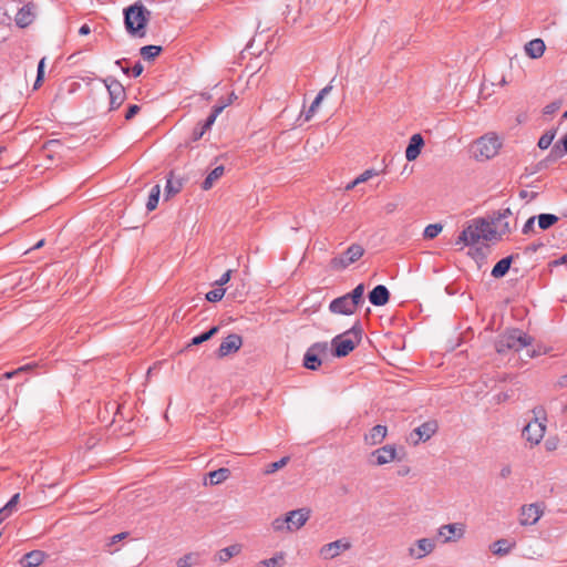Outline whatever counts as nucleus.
I'll return each mask as SVG.
<instances>
[{
	"mask_svg": "<svg viewBox=\"0 0 567 567\" xmlns=\"http://www.w3.org/2000/svg\"><path fill=\"white\" fill-rule=\"evenodd\" d=\"M567 154V134L564 135L558 142L551 147L548 159L556 161Z\"/></svg>",
	"mask_w": 567,
	"mask_h": 567,
	"instance_id": "bb28decb",
	"label": "nucleus"
},
{
	"mask_svg": "<svg viewBox=\"0 0 567 567\" xmlns=\"http://www.w3.org/2000/svg\"><path fill=\"white\" fill-rule=\"evenodd\" d=\"M364 285L359 284L351 292L346 293L357 306L358 308L364 303Z\"/></svg>",
	"mask_w": 567,
	"mask_h": 567,
	"instance_id": "c9c22d12",
	"label": "nucleus"
},
{
	"mask_svg": "<svg viewBox=\"0 0 567 567\" xmlns=\"http://www.w3.org/2000/svg\"><path fill=\"white\" fill-rule=\"evenodd\" d=\"M44 65H45V58H42L38 64V71H37V79L34 82V89H38L44 78Z\"/></svg>",
	"mask_w": 567,
	"mask_h": 567,
	"instance_id": "49530a36",
	"label": "nucleus"
},
{
	"mask_svg": "<svg viewBox=\"0 0 567 567\" xmlns=\"http://www.w3.org/2000/svg\"><path fill=\"white\" fill-rule=\"evenodd\" d=\"M225 168L223 165L215 167L202 183V188L204 190L210 189L214 186V184L223 176Z\"/></svg>",
	"mask_w": 567,
	"mask_h": 567,
	"instance_id": "7c9ffc66",
	"label": "nucleus"
},
{
	"mask_svg": "<svg viewBox=\"0 0 567 567\" xmlns=\"http://www.w3.org/2000/svg\"><path fill=\"white\" fill-rule=\"evenodd\" d=\"M364 254V249L361 245L352 244L348 249L331 259L330 266L334 270H343L351 264L359 260Z\"/></svg>",
	"mask_w": 567,
	"mask_h": 567,
	"instance_id": "0eeeda50",
	"label": "nucleus"
},
{
	"mask_svg": "<svg viewBox=\"0 0 567 567\" xmlns=\"http://www.w3.org/2000/svg\"><path fill=\"white\" fill-rule=\"evenodd\" d=\"M416 546L419 548V553L414 548L409 549L410 556L420 559L423 558L425 555L431 554L435 548V543L431 538H421L416 542Z\"/></svg>",
	"mask_w": 567,
	"mask_h": 567,
	"instance_id": "4be33fe9",
	"label": "nucleus"
},
{
	"mask_svg": "<svg viewBox=\"0 0 567 567\" xmlns=\"http://www.w3.org/2000/svg\"><path fill=\"white\" fill-rule=\"evenodd\" d=\"M545 511L544 503H533L524 505L520 508L519 524L523 526H529L536 524L543 516Z\"/></svg>",
	"mask_w": 567,
	"mask_h": 567,
	"instance_id": "9b49d317",
	"label": "nucleus"
},
{
	"mask_svg": "<svg viewBox=\"0 0 567 567\" xmlns=\"http://www.w3.org/2000/svg\"><path fill=\"white\" fill-rule=\"evenodd\" d=\"M512 474V467L509 465H504L501 468L499 476L502 478H507Z\"/></svg>",
	"mask_w": 567,
	"mask_h": 567,
	"instance_id": "680f3d73",
	"label": "nucleus"
},
{
	"mask_svg": "<svg viewBox=\"0 0 567 567\" xmlns=\"http://www.w3.org/2000/svg\"><path fill=\"white\" fill-rule=\"evenodd\" d=\"M368 297L373 306L381 307L389 302L390 291L384 285H378L369 292Z\"/></svg>",
	"mask_w": 567,
	"mask_h": 567,
	"instance_id": "6ab92c4d",
	"label": "nucleus"
},
{
	"mask_svg": "<svg viewBox=\"0 0 567 567\" xmlns=\"http://www.w3.org/2000/svg\"><path fill=\"white\" fill-rule=\"evenodd\" d=\"M199 563V554L189 553L178 558L176 565L177 567H192L198 565Z\"/></svg>",
	"mask_w": 567,
	"mask_h": 567,
	"instance_id": "e433bc0d",
	"label": "nucleus"
},
{
	"mask_svg": "<svg viewBox=\"0 0 567 567\" xmlns=\"http://www.w3.org/2000/svg\"><path fill=\"white\" fill-rule=\"evenodd\" d=\"M359 344V339L353 340L347 337V333H341L336 336L332 341V354L337 358L347 357L350 352H352L355 347Z\"/></svg>",
	"mask_w": 567,
	"mask_h": 567,
	"instance_id": "9d476101",
	"label": "nucleus"
},
{
	"mask_svg": "<svg viewBox=\"0 0 567 567\" xmlns=\"http://www.w3.org/2000/svg\"><path fill=\"white\" fill-rule=\"evenodd\" d=\"M545 49L546 47L542 39H534L525 44V52L532 59L543 56Z\"/></svg>",
	"mask_w": 567,
	"mask_h": 567,
	"instance_id": "393cba45",
	"label": "nucleus"
},
{
	"mask_svg": "<svg viewBox=\"0 0 567 567\" xmlns=\"http://www.w3.org/2000/svg\"><path fill=\"white\" fill-rule=\"evenodd\" d=\"M344 333H347V337H349L350 334H353L354 336L353 340H358L359 339V341H360L361 340V333H362V329H361L360 323L357 322L351 329H349Z\"/></svg>",
	"mask_w": 567,
	"mask_h": 567,
	"instance_id": "6e6d98bb",
	"label": "nucleus"
},
{
	"mask_svg": "<svg viewBox=\"0 0 567 567\" xmlns=\"http://www.w3.org/2000/svg\"><path fill=\"white\" fill-rule=\"evenodd\" d=\"M33 368V364H25V365H22L13 371H9V372H6L2 374V377L4 379H12L13 377L22 373V372H27L29 370H31Z\"/></svg>",
	"mask_w": 567,
	"mask_h": 567,
	"instance_id": "3c124183",
	"label": "nucleus"
},
{
	"mask_svg": "<svg viewBox=\"0 0 567 567\" xmlns=\"http://www.w3.org/2000/svg\"><path fill=\"white\" fill-rule=\"evenodd\" d=\"M124 25L131 35L144 37L146 25L151 19V11L147 10L141 1L133 3L124 9Z\"/></svg>",
	"mask_w": 567,
	"mask_h": 567,
	"instance_id": "f03ea898",
	"label": "nucleus"
},
{
	"mask_svg": "<svg viewBox=\"0 0 567 567\" xmlns=\"http://www.w3.org/2000/svg\"><path fill=\"white\" fill-rule=\"evenodd\" d=\"M240 550H241V546L239 544L230 545L228 547L220 549L216 554V559L221 564L227 563L230 558L238 555L240 553Z\"/></svg>",
	"mask_w": 567,
	"mask_h": 567,
	"instance_id": "c85d7f7f",
	"label": "nucleus"
},
{
	"mask_svg": "<svg viewBox=\"0 0 567 567\" xmlns=\"http://www.w3.org/2000/svg\"><path fill=\"white\" fill-rule=\"evenodd\" d=\"M218 331L219 327L214 326L209 330L200 333L199 336L194 337L188 346L202 344L203 342L210 340Z\"/></svg>",
	"mask_w": 567,
	"mask_h": 567,
	"instance_id": "f704fd0d",
	"label": "nucleus"
},
{
	"mask_svg": "<svg viewBox=\"0 0 567 567\" xmlns=\"http://www.w3.org/2000/svg\"><path fill=\"white\" fill-rule=\"evenodd\" d=\"M557 384L560 388H567V373L558 379Z\"/></svg>",
	"mask_w": 567,
	"mask_h": 567,
	"instance_id": "774afa93",
	"label": "nucleus"
},
{
	"mask_svg": "<svg viewBox=\"0 0 567 567\" xmlns=\"http://www.w3.org/2000/svg\"><path fill=\"white\" fill-rule=\"evenodd\" d=\"M159 195H161L159 185L153 186V188L151 189L150 196H148V200L146 203L147 210L151 212L157 207L158 200H159Z\"/></svg>",
	"mask_w": 567,
	"mask_h": 567,
	"instance_id": "a19ab883",
	"label": "nucleus"
},
{
	"mask_svg": "<svg viewBox=\"0 0 567 567\" xmlns=\"http://www.w3.org/2000/svg\"><path fill=\"white\" fill-rule=\"evenodd\" d=\"M163 51L159 45H144L141 48L140 53L145 60H153Z\"/></svg>",
	"mask_w": 567,
	"mask_h": 567,
	"instance_id": "ea45409f",
	"label": "nucleus"
},
{
	"mask_svg": "<svg viewBox=\"0 0 567 567\" xmlns=\"http://www.w3.org/2000/svg\"><path fill=\"white\" fill-rule=\"evenodd\" d=\"M226 289L219 287L215 288L206 293V300L209 302H217L225 296Z\"/></svg>",
	"mask_w": 567,
	"mask_h": 567,
	"instance_id": "c03bdc74",
	"label": "nucleus"
},
{
	"mask_svg": "<svg viewBox=\"0 0 567 567\" xmlns=\"http://www.w3.org/2000/svg\"><path fill=\"white\" fill-rule=\"evenodd\" d=\"M230 277H231V270H227L226 272H224L221 275V277L216 281V285H218L219 287L226 285L229 280H230Z\"/></svg>",
	"mask_w": 567,
	"mask_h": 567,
	"instance_id": "bf43d9fd",
	"label": "nucleus"
},
{
	"mask_svg": "<svg viewBox=\"0 0 567 567\" xmlns=\"http://www.w3.org/2000/svg\"><path fill=\"white\" fill-rule=\"evenodd\" d=\"M560 107H561V101L557 100V101H554V102L547 104L544 107L543 113L545 115H551V114L556 113Z\"/></svg>",
	"mask_w": 567,
	"mask_h": 567,
	"instance_id": "603ef678",
	"label": "nucleus"
},
{
	"mask_svg": "<svg viewBox=\"0 0 567 567\" xmlns=\"http://www.w3.org/2000/svg\"><path fill=\"white\" fill-rule=\"evenodd\" d=\"M502 143L494 134H486L477 138L471 146V152L476 161H487L497 155Z\"/></svg>",
	"mask_w": 567,
	"mask_h": 567,
	"instance_id": "20e7f679",
	"label": "nucleus"
},
{
	"mask_svg": "<svg viewBox=\"0 0 567 567\" xmlns=\"http://www.w3.org/2000/svg\"><path fill=\"white\" fill-rule=\"evenodd\" d=\"M437 429L439 425L435 420L426 421L410 433L409 440L414 445H417L420 442H426L437 432Z\"/></svg>",
	"mask_w": 567,
	"mask_h": 567,
	"instance_id": "f8f14e48",
	"label": "nucleus"
},
{
	"mask_svg": "<svg viewBox=\"0 0 567 567\" xmlns=\"http://www.w3.org/2000/svg\"><path fill=\"white\" fill-rule=\"evenodd\" d=\"M442 229L443 227L441 224H431L425 227L423 236L426 239H433L442 231Z\"/></svg>",
	"mask_w": 567,
	"mask_h": 567,
	"instance_id": "37998d69",
	"label": "nucleus"
},
{
	"mask_svg": "<svg viewBox=\"0 0 567 567\" xmlns=\"http://www.w3.org/2000/svg\"><path fill=\"white\" fill-rule=\"evenodd\" d=\"M141 107L137 104H131L125 113V120L131 121L138 112Z\"/></svg>",
	"mask_w": 567,
	"mask_h": 567,
	"instance_id": "4d7b16f0",
	"label": "nucleus"
},
{
	"mask_svg": "<svg viewBox=\"0 0 567 567\" xmlns=\"http://www.w3.org/2000/svg\"><path fill=\"white\" fill-rule=\"evenodd\" d=\"M370 456L374 457V465L381 466L395 460L396 450L394 445L388 444L373 451Z\"/></svg>",
	"mask_w": 567,
	"mask_h": 567,
	"instance_id": "dca6fc26",
	"label": "nucleus"
},
{
	"mask_svg": "<svg viewBox=\"0 0 567 567\" xmlns=\"http://www.w3.org/2000/svg\"><path fill=\"white\" fill-rule=\"evenodd\" d=\"M536 217V220H537V224H538V228L540 230H547L549 229L550 227H553L558 220H559V217L554 215V214H547V213H544V214H539Z\"/></svg>",
	"mask_w": 567,
	"mask_h": 567,
	"instance_id": "2f4dec72",
	"label": "nucleus"
},
{
	"mask_svg": "<svg viewBox=\"0 0 567 567\" xmlns=\"http://www.w3.org/2000/svg\"><path fill=\"white\" fill-rule=\"evenodd\" d=\"M243 346V338L239 334H228L220 343L217 355L218 358H225L231 353L237 352Z\"/></svg>",
	"mask_w": 567,
	"mask_h": 567,
	"instance_id": "4468645a",
	"label": "nucleus"
},
{
	"mask_svg": "<svg viewBox=\"0 0 567 567\" xmlns=\"http://www.w3.org/2000/svg\"><path fill=\"white\" fill-rule=\"evenodd\" d=\"M332 86L331 85H327L324 86L319 93L318 95L316 96V99L313 100V102L311 103L310 106H312V109L317 110L318 106L320 105L321 101L324 99V96L327 94H329V92L331 91Z\"/></svg>",
	"mask_w": 567,
	"mask_h": 567,
	"instance_id": "09e8293b",
	"label": "nucleus"
},
{
	"mask_svg": "<svg viewBox=\"0 0 567 567\" xmlns=\"http://www.w3.org/2000/svg\"><path fill=\"white\" fill-rule=\"evenodd\" d=\"M511 233V227L507 221L498 227L496 223H493V218H474L468 225L462 230L456 239V245L472 246L477 244L480 240L485 241H497L501 240L504 235Z\"/></svg>",
	"mask_w": 567,
	"mask_h": 567,
	"instance_id": "f257e3e1",
	"label": "nucleus"
},
{
	"mask_svg": "<svg viewBox=\"0 0 567 567\" xmlns=\"http://www.w3.org/2000/svg\"><path fill=\"white\" fill-rule=\"evenodd\" d=\"M533 338L519 329H511L502 333L496 342L495 350L499 354H504L507 351H519L523 348L530 346Z\"/></svg>",
	"mask_w": 567,
	"mask_h": 567,
	"instance_id": "7ed1b4c3",
	"label": "nucleus"
},
{
	"mask_svg": "<svg viewBox=\"0 0 567 567\" xmlns=\"http://www.w3.org/2000/svg\"><path fill=\"white\" fill-rule=\"evenodd\" d=\"M351 547V544L349 542H343L342 539L334 540L332 543H329L324 545L320 554L324 559H331L334 558L340 554L341 550H348Z\"/></svg>",
	"mask_w": 567,
	"mask_h": 567,
	"instance_id": "a211bd4d",
	"label": "nucleus"
},
{
	"mask_svg": "<svg viewBox=\"0 0 567 567\" xmlns=\"http://www.w3.org/2000/svg\"><path fill=\"white\" fill-rule=\"evenodd\" d=\"M298 522V516H295L293 518V523H288V532H293V530H298L299 528H301L303 525H299Z\"/></svg>",
	"mask_w": 567,
	"mask_h": 567,
	"instance_id": "e2e57ef3",
	"label": "nucleus"
},
{
	"mask_svg": "<svg viewBox=\"0 0 567 567\" xmlns=\"http://www.w3.org/2000/svg\"><path fill=\"white\" fill-rule=\"evenodd\" d=\"M183 182L181 178H175L174 173L171 172L165 186V198L178 194L182 190Z\"/></svg>",
	"mask_w": 567,
	"mask_h": 567,
	"instance_id": "a878e982",
	"label": "nucleus"
},
{
	"mask_svg": "<svg viewBox=\"0 0 567 567\" xmlns=\"http://www.w3.org/2000/svg\"><path fill=\"white\" fill-rule=\"evenodd\" d=\"M512 215V210L511 208H505L503 210H499L497 213H493L492 215V218H493V223H496L498 225V227L501 225H503L504 223H502L503 219L509 217Z\"/></svg>",
	"mask_w": 567,
	"mask_h": 567,
	"instance_id": "a18cd8bd",
	"label": "nucleus"
},
{
	"mask_svg": "<svg viewBox=\"0 0 567 567\" xmlns=\"http://www.w3.org/2000/svg\"><path fill=\"white\" fill-rule=\"evenodd\" d=\"M284 559V556H275L259 563V567H280V563Z\"/></svg>",
	"mask_w": 567,
	"mask_h": 567,
	"instance_id": "de8ad7c7",
	"label": "nucleus"
},
{
	"mask_svg": "<svg viewBox=\"0 0 567 567\" xmlns=\"http://www.w3.org/2000/svg\"><path fill=\"white\" fill-rule=\"evenodd\" d=\"M556 134H557V128H551V130L546 131L538 140V143H537L538 147L540 150H547L551 145Z\"/></svg>",
	"mask_w": 567,
	"mask_h": 567,
	"instance_id": "4c0bfd02",
	"label": "nucleus"
},
{
	"mask_svg": "<svg viewBox=\"0 0 567 567\" xmlns=\"http://www.w3.org/2000/svg\"><path fill=\"white\" fill-rule=\"evenodd\" d=\"M519 257L518 254L509 255L495 264L491 275L494 278H503L509 270L512 262Z\"/></svg>",
	"mask_w": 567,
	"mask_h": 567,
	"instance_id": "5701e85b",
	"label": "nucleus"
},
{
	"mask_svg": "<svg viewBox=\"0 0 567 567\" xmlns=\"http://www.w3.org/2000/svg\"><path fill=\"white\" fill-rule=\"evenodd\" d=\"M535 221H536L535 216H532L526 220V223L524 224L523 229H522L524 235H529V234L536 233Z\"/></svg>",
	"mask_w": 567,
	"mask_h": 567,
	"instance_id": "864d4df0",
	"label": "nucleus"
},
{
	"mask_svg": "<svg viewBox=\"0 0 567 567\" xmlns=\"http://www.w3.org/2000/svg\"><path fill=\"white\" fill-rule=\"evenodd\" d=\"M464 534V525L461 523L446 524L439 528V536L444 537L443 543L456 542L461 539Z\"/></svg>",
	"mask_w": 567,
	"mask_h": 567,
	"instance_id": "2eb2a0df",
	"label": "nucleus"
},
{
	"mask_svg": "<svg viewBox=\"0 0 567 567\" xmlns=\"http://www.w3.org/2000/svg\"><path fill=\"white\" fill-rule=\"evenodd\" d=\"M558 443H559V440L556 436H551L545 441L544 446L547 452H554L557 450Z\"/></svg>",
	"mask_w": 567,
	"mask_h": 567,
	"instance_id": "5fc2aeb1",
	"label": "nucleus"
},
{
	"mask_svg": "<svg viewBox=\"0 0 567 567\" xmlns=\"http://www.w3.org/2000/svg\"><path fill=\"white\" fill-rule=\"evenodd\" d=\"M295 516H298L299 525H305L310 517V509L299 508L290 511L284 518L278 517L272 522V528L276 532H288V523H293Z\"/></svg>",
	"mask_w": 567,
	"mask_h": 567,
	"instance_id": "6e6552de",
	"label": "nucleus"
},
{
	"mask_svg": "<svg viewBox=\"0 0 567 567\" xmlns=\"http://www.w3.org/2000/svg\"><path fill=\"white\" fill-rule=\"evenodd\" d=\"M543 412V408H535L533 410L535 419L528 422L523 429L522 435L527 442L530 443V445L539 444L545 435L546 424L540 422L538 419V415Z\"/></svg>",
	"mask_w": 567,
	"mask_h": 567,
	"instance_id": "39448f33",
	"label": "nucleus"
},
{
	"mask_svg": "<svg viewBox=\"0 0 567 567\" xmlns=\"http://www.w3.org/2000/svg\"><path fill=\"white\" fill-rule=\"evenodd\" d=\"M357 309L358 306L347 295L338 297L329 303V310L334 315L351 316Z\"/></svg>",
	"mask_w": 567,
	"mask_h": 567,
	"instance_id": "ddd939ff",
	"label": "nucleus"
},
{
	"mask_svg": "<svg viewBox=\"0 0 567 567\" xmlns=\"http://www.w3.org/2000/svg\"><path fill=\"white\" fill-rule=\"evenodd\" d=\"M207 132L206 128H204L203 124L199 122L194 128H193V132H192V135H190V140L192 142H197L199 141L204 134Z\"/></svg>",
	"mask_w": 567,
	"mask_h": 567,
	"instance_id": "8fccbe9b",
	"label": "nucleus"
},
{
	"mask_svg": "<svg viewBox=\"0 0 567 567\" xmlns=\"http://www.w3.org/2000/svg\"><path fill=\"white\" fill-rule=\"evenodd\" d=\"M424 146V140L421 134H414L411 136L409 145L405 150V157L409 162L416 159Z\"/></svg>",
	"mask_w": 567,
	"mask_h": 567,
	"instance_id": "aec40b11",
	"label": "nucleus"
},
{
	"mask_svg": "<svg viewBox=\"0 0 567 567\" xmlns=\"http://www.w3.org/2000/svg\"><path fill=\"white\" fill-rule=\"evenodd\" d=\"M45 558V553L42 550H32L27 553L22 559L21 565L22 567H38L40 566Z\"/></svg>",
	"mask_w": 567,
	"mask_h": 567,
	"instance_id": "b1692460",
	"label": "nucleus"
},
{
	"mask_svg": "<svg viewBox=\"0 0 567 567\" xmlns=\"http://www.w3.org/2000/svg\"><path fill=\"white\" fill-rule=\"evenodd\" d=\"M543 247V244L539 243V244H532V245H528L526 248H525V252H535L537 251L538 248Z\"/></svg>",
	"mask_w": 567,
	"mask_h": 567,
	"instance_id": "69168bd1",
	"label": "nucleus"
},
{
	"mask_svg": "<svg viewBox=\"0 0 567 567\" xmlns=\"http://www.w3.org/2000/svg\"><path fill=\"white\" fill-rule=\"evenodd\" d=\"M125 61H126V59H125V58H123V59L117 60V61L115 62V64H116V65H118V66L122 69V71H123V73H124V74L130 75V74H131V69H130V68H127V66H123V65H122V63H123V62H125Z\"/></svg>",
	"mask_w": 567,
	"mask_h": 567,
	"instance_id": "0e129e2a",
	"label": "nucleus"
},
{
	"mask_svg": "<svg viewBox=\"0 0 567 567\" xmlns=\"http://www.w3.org/2000/svg\"><path fill=\"white\" fill-rule=\"evenodd\" d=\"M34 18L35 6L33 3H28L18 11L14 21L18 27L27 28L33 22Z\"/></svg>",
	"mask_w": 567,
	"mask_h": 567,
	"instance_id": "f3484780",
	"label": "nucleus"
},
{
	"mask_svg": "<svg viewBox=\"0 0 567 567\" xmlns=\"http://www.w3.org/2000/svg\"><path fill=\"white\" fill-rule=\"evenodd\" d=\"M209 483L212 485H217L225 482L230 476V470L226 467H220L216 471H212L209 474Z\"/></svg>",
	"mask_w": 567,
	"mask_h": 567,
	"instance_id": "72a5a7b5",
	"label": "nucleus"
},
{
	"mask_svg": "<svg viewBox=\"0 0 567 567\" xmlns=\"http://www.w3.org/2000/svg\"><path fill=\"white\" fill-rule=\"evenodd\" d=\"M290 457L289 456H284L281 457L279 461L277 462H272V463H269L266 467H265V471L264 473L266 475H270V474H274L275 472L284 468L288 462H289Z\"/></svg>",
	"mask_w": 567,
	"mask_h": 567,
	"instance_id": "79ce46f5",
	"label": "nucleus"
},
{
	"mask_svg": "<svg viewBox=\"0 0 567 567\" xmlns=\"http://www.w3.org/2000/svg\"><path fill=\"white\" fill-rule=\"evenodd\" d=\"M19 499H20V494L17 493L10 498V501L2 508H0V524L3 520H6L7 518H9L17 511Z\"/></svg>",
	"mask_w": 567,
	"mask_h": 567,
	"instance_id": "cd10ccee",
	"label": "nucleus"
},
{
	"mask_svg": "<svg viewBox=\"0 0 567 567\" xmlns=\"http://www.w3.org/2000/svg\"><path fill=\"white\" fill-rule=\"evenodd\" d=\"M388 434V429L385 425L378 424L373 426L369 433L364 435V442L368 445H378L383 442Z\"/></svg>",
	"mask_w": 567,
	"mask_h": 567,
	"instance_id": "412c9836",
	"label": "nucleus"
},
{
	"mask_svg": "<svg viewBox=\"0 0 567 567\" xmlns=\"http://www.w3.org/2000/svg\"><path fill=\"white\" fill-rule=\"evenodd\" d=\"M127 536V533H120V534H116L114 535L112 538H111V544H115L122 539H124L125 537Z\"/></svg>",
	"mask_w": 567,
	"mask_h": 567,
	"instance_id": "338daca9",
	"label": "nucleus"
},
{
	"mask_svg": "<svg viewBox=\"0 0 567 567\" xmlns=\"http://www.w3.org/2000/svg\"><path fill=\"white\" fill-rule=\"evenodd\" d=\"M514 545H515L514 543H511L507 539L502 538V539L494 542L489 546V549L492 550V553L494 555L505 556L511 551V549L514 547Z\"/></svg>",
	"mask_w": 567,
	"mask_h": 567,
	"instance_id": "c756f323",
	"label": "nucleus"
},
{
	"mask_svg": "<svg viewBox=\"0 0 567 567\" xmlns=\"http://www.w3.org/2000/svg\"><path fill=\"white\" fill-rule=\"evenodd\" d=\"M378 175V172L374 169H367L362 174H360L354 181L349 183L346 187L347 190H350L354 188L357 185L364 183L372 178L373 176Z\"/></svg>",
	"mask_w": 567,
	"mask_h": 567,
	"instance_id": "58836bf2",
	"label": "nucleus"
},
{
	"mask_svg": "<svg viewBox=\"0 0 567 567\" xmlns=\"http://www.w3.org/2000/svg\"><path fill=\"white\" fill-rule=\"evenodd\" d=\"M144 68L142 65L141 62H136L133 68L131 69V74L134 76V78H137L142 74Z\"/></svg>",
	"mask_w": 567,
	"mask_h": 567,
	"instance_id": "052dcab7",
	"label": "nucleus"
},
{
	"mask_svg": "<svg viewBox=\"0 0 567 567\" xmlns=\"http://www.w3.org/2000/svg\"><path fill=\"white\" fill-rule=\"evenodd\" d=\"M104 84L110 95V110L118 109L126 97L125 89L120 81L114 78H106Z\"/></svg>",
	"mask_w": 567,
	"mask_h": 567,
	"instance_id": "1a4fd4ad",
	"label": "nucleus"
},
{
	"mask_svg": "<svg viewBox=\"0 0 567 567\" xmlns=\"http://www.w3.org/2000/svg\"><path fill=\"white\" fill-rule=\"evenodd\" d=\"M60 146H61V143H60V141H59V140H49V141H47V142L44 143V146H43V147H44L45 150H48V151H52V152H54V151H56V150H58V147H60Z\"/></svg>",
	"mask_w": 567,
	"mask_h": 567,
	"instance_id": "13d9d810",
	"label": "nucleus"
},
{
	"mask_svg": "<svg viewBox=\"0 0 567 567\" xmlns=\"http://www.w3.org/2000/svg\"><path fill=\"white\" fill-rule=\"evenodd\" d=\"M229 105V102H223L220 104H217L213 107L210 114L207 116V118L204 122H200L207 131L210 130L212 125L215 123L217 116L223 112V110Z\"/></svg>",
	"mask_w": 567,
	"mask_h": 567,
	"instance_id": "473e14b6",
	"label": "nucleus"
},
{
	"mask_svg": "<svg viewBox=\"0 0 567 567\" xmlns=\"http://www.w3.org/2000/svg\"><path fill=\"white\" fill-rule=\"evenodd\" d=\"M328 353V342H315L307 349L303 355V367L311 371L318 370L322 363L321 357H327Z\"/></svg>",
	"mask_w": 567,
	"mask_h": 567,
	"instance_id": "423d86ee",
	"label": "nucleus"
}]
</instances>
